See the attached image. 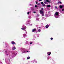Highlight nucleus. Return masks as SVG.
Wrapping results in <instances>:
<instances>
[{"label": "nucleus", "mask_w": 64, "mask_h": 64, "mask_svg": "<svg viewBox=\"0 0 64 64\" xmlns=\"http://www.w3.org/2000/svg\"><path fill=\"white\" fill-rule=\"evenodd\" d=\"M22 53H26V52H28V51H26V50L25 48H22Z\"/></svg>", "instance_id": "obj_1"}, {"label": "nucleus", "mask_w": 64, "mask_h": 64, "mask_svg": "<svg viewBox=\"0 0 64 64\" xmlns=\"http://www.w3.org/2000/svg\"><path fill=\"white\" fill-rule=\"evenodd\" d=\"M59 13L58 12H56L54 14V16L55 18H57L58 17V16H59Z\"/></svg>", "instance_id": "obj_2"}, {"label": "nucleus", "mask_w": 64, "mask_h": 64, "mask_svg": "<svg viewBox=\"0 0 64 64\" xmlns=\"http://www.w3.org/2000/svg\"><path fill=\"white\" fill-rule=\"evenodd\" d=\"M45 0L44 2V3L45 4H47V2H48V3H50V2H51V0Z\"/></svg>", "instance_id": "obj_3"}, {"label": "nucleus", "mask_w": 64, "mask_h": 64, "mask_svg": "<svg viewBox=\"0 0 64 64\" xmlns=\"http://www.w3.org/2000/svg\"><path fill=\"white\" fill-rule=\"evenodd\" d=\"M26 27L25 26H22V30H24V31H26V30H25V29H26Z\"/></svg>", "instance_id": "obj_4"}, {"label": "nucleus", "mask_w": 64, "mask_h": 64, "mask_svg": "<svg viewBox=\"0 0 64 64\" xmlns=\"http://www.w3.org/2000/svg\"><path fill=\"white\" fill-rule=\"evenodd\" d=\"M6 53H7V51H6L5 52V56L6 57V56H8V54H6Z\"/></svg>", "instance_id": "obj_5"}, {"label": "nucleus", "mask_w": 64, "mask_h": 64, "mask_svg": "<svg viewBox=\"0 0 64 64\" xmlns=\"http://www.w3.org/2000/svg\"><path fill=\"white\" fill-rule=\"evenodd\" d=\"M16 56V54H15V53H14L12 54V57H14L15 56Z\"/></svg>", "instance_id": "obj_6"}, {"label": "nucleus", "mask_w": 64, "mask_h": 64, "mask_svg": "<svg viewBox=\"0 0 64 64\" xmlns=\"http://www.w3.org/2000/svg\"><path fill=\"white\" fill-rule=\"evenodd\" d=\"M43 10H40V14H43V13L44 12H43Z\"/></svg>", "instance_id": "obj_7"}, {"label": "nucleus", "mask_w": 64, "mask_h": 64, "mask_svg": "<svg viewBox=\"0 0 64 64\" xmlns=\"http://www.w3.org/2000/svg\"><path fill=\"white\" fill-rule=\"evenodd\" d=\"M15 49H16V48L15 47V46H13L12 50H15Z\"/></svg>", "instance_id": "obj_8"}, {"label": "nucleus", "mask_w": 64, "mask_h": 64, "mask_svg": "<svg viewBox=\"0 0 64 64\" xmlns=\"http://www.w3.org/2000/svg\"><path fill=\"white\" fill-rule=\"evenodd\" d=\"M51 54V52H48L47 53V54H48V55L49 56H50V54Z\"/></svg>", "instance_id": "obj_9"}, {"label": "nucleus", "mask_w": 64, "mask_h": 64, "mask_svg": "<svg viewBox=\"0 0 64 64\" xmlns=\"http://www.w3.org/2000/svg\"><path fill=\"white\" fill-rule=\"evenodd\" d=\"M23 37H26L27 36V35H26V34H23Z\"/></svg>", "instance_id": "obj_10"}, {"label": "nucleus", "mask_w": 64, "mask_h": 64, "mask_svg": "<svg viewBox=\"0 0 64 64\" xmlns=\"http://www.w3.org/2000/svg\"><path fill=\"white\" fill-rule=\"evenodd\" d=\"M12 44H14L15 45H16V44L15 43V42L13 41H12Z\"/></svg>", "instance_id": "obj_11"}, {"label": "nucleus", "mask_w": 64, "mask_h": 64, "mask_svg": "<svg viewBox=\"0 0 64 64\" xmlns=\"http://www.w3.org/2000/svg\"><path fill=\"white\" fill-rule=\"evenodd\" d=\"M63 6H64L63 5L60 6V7L61 9H62V8L63 7Z\"/></svg>", "instance_id": "obj_12"}, {"label": "nucleus", "mask_w": 64, "mask_h": 64, "mask_svg": "<svg viewBox=\"0 0 64 64\" xmlns=\"http://www.w3.org/2000/svg\"><path fill=\"white\" fill-rule=\"evenodd\" d=\"M49 26L48 24H47L46 26V28H48L49 27Z\"/></svg>", "instance_id": "obj_13"}, {"label": "nucleus", "mask_w": 64, "mask_h": 64, "mask_svg": "<svg viewBox=\"0 0 64 64\" xmlns=\"http://www.w3.org/2000/svg\"><path fill=\"white\" fill-rule=\"evenodd\" d=\"M35 31H36V29H34L32 30V32H35Z\"/></svg>", "instance_id": "obj_14"}, {"label": "nucleus", "mask_w": 64, "mask_h": 64, "mask_svg": "<svg viewBox=\"0 0 64 64\" xmlns=\"http://www.w3.org/2000/svg\"><path fill=\"white\" fill-rule=\"evenodd\" d=\"M46 7H51V6L50 5H48L46 6Z\"/></svg>", "instance_id": "obj_15"}, {"label": "nucleus", "mask_w": 64, "mask_h": 64, "mask_svg": "<svg viewBox=\"0 0 64 64\" xmlns=\"http://www.w3.org/2000/svg\"><path fill=\"white\" fill-rule=\"evenodd\" d=\"M30 58L29 57V56H28V57L27 58V59L28 60L29 59H30Z\"/></svg>", "instance_id": "obj_16"}, {"label": "nucleus", "mask_w": 64, "mask_h": 64, "mask_svg": "<svg viewBox=\"0 0 64 64\" xmlns=\"http://www.w3.org/2000/svg\"><path fill=\"white\" fill-rule=\"evenodd\" d=\"M42 6H46V5H45V4H42Z\"/></svg>", "instance_id": "obj_17"}, {"label": "nucleus", "mask_w": 64, "mask_h": 64, "mask_svg": "<svg viewBox=\"0 0 64 64\" xmlns=\"http://www.w3.org/2000/svg\"><path fill=\"white\" fill-rule=\"evenodd\" d=\"M28 18L29 19H31V17L30 16H28Z\"/></svg>", "instance_id": "obj_18"}, {"label": "nucleus", "mask_w": 64, "mask_h": 64, "mask_svg": "<svg viewBox=\"0 0 64 64\" xmlns=\"http://www.w3.org/2000/svg\"><path fill=\"white\" fill-rule=\"evenodd\" d=\"M29 13H31V12H27V14L29 15Z\"/></svg>", "instance_id": "obj_19"}, {"label": "nucleus", "mask_w": 64, "mask_h": 64, "mask_svg": "<svg viewBox=\"0 0 64 64\" xmlns=\"http://www.w3.org/2000/svg\"><path fill=\"white\" fill-rule=\"evenodd\" d=\"M61 2H58V4H61Z\"/></svg>", "instance_id": "obj_20"}, {"label": "nucleus", "mask_w": 64, "mask_h": 64, "mask_svg": "<svg viewBox=\"0 0 64 64\" xmlns=\"http://www.w3.org/2000/svg\"><path fill=\"white\" fill-rule=\"evenodd\" d=\"M38 31L39 32H41V30L39 29L38 30Z\"/></svg>", "instance_id": "obj_21"}, {"label": "nucleus", "mask_w": 64, "mask_h": 64, "mask_svg": "<svg viewBox=\"0 0 64 64\" xmlns=\"http://www.w3.org/2000/svg\"><path fill=\"white\" fill-rule=\"evenodd\" d=\"M41 10H42V11H43L44 10V9H43V8H42Z\"/></svg>", "instance_id": "obj_22"}, {"label": "nucleus", "mask_w": 64, "mask_h": 64, "mask_svg": "<svg viewBox=\"0 0 64 64\" xmlns=\"http://www.w3.org/2000/svg\"><path fill=\"white\" fill-rule=\"evenodd\" d=\"M36 20L38 21H39V18H36Z\"/></svg>", "instance_id": "obj_23"}, {"label": "nucleus", "mask_w": 64, "mask_h": 64, "mask_svg": "<svg viewBox=\"0 0 64 64\" xmlns=\"http://www.w3.org/2000/svg\"><path fill=\"white\" fill-rule=\"evenodd\" d=\"M46 17H48V14H47L46 15Z\"/></svg>", "instance_id": "obj_24"}, {"label": "nucleus", "mask_w": 64, "mask_h": 64, "mask_svg": "<svg viewBox=\"0 0 64 64\" xmlns=\"http://www.w3.org/2000/svg\"><path fill=\"white\" fill-rule=\"evenodd\" d=\"M42 16H44V14H42Z\"/></svg>", "instance_id": "obj_25"}, {"label": "nucleus", "mask_w": 64, "mask_h": 64, "mask_svg": "<svg viewBox=\"0 0 64 64\" xmlns=\"http://www.w3.org/2000/svg\"><path fill=\"white\" fill-rule=\"evenodd\" d=\"M40 5V3H38L37 4V5Z\"/></svg>", "instance_id": "obj_26"}, {"label": "nucleus", "mask_w": 64, "mask_h": 64, "mask_svg": "<svg viewBox=\"0 0 64 64\" xmlns=\"http://www.w3.org/2000/svg\"><path fill=\"white\" fill-rule=\"evenodd\" d=\"M50 39H51V40H53V38H50Z\"/></svg>", "instance_id": "obj_27"}, {"label": "nucleus", "mask_w": 64, "mask_h": 64, "mask_svg": "<svg viewBox=\"0 0 64 64\" xmlns=\"http://www.w3.org/2000/svg\"><path fill=\"white\" fill-rule=\"evenodd\" d=\"M55 8H56V9H57V6H55Z\"/></svg>", "instance_id": "obj_28"}, {"label": "nucleus", "mask_w": 64, "mask_h": 64, "mask_svg": "<svg viewBox=\"0 0 64 64\" xmlns=\"http://www.w3.org/2000/svg\"><path fill=\"white\" fill-rule=\"evenodd\" d=\"M51 58V57H50V58H49V57H48V58H47V59H48V58Z\"/></svg>", "instance_id": "obj_29"}, {"label": "nucleus", "mask_w": 64, "mask_h": 64, "mask_svg": "<svg viewBox=\"0 0 64 64\" xmlns=\"http://www.w3.org/2000/svg\"><path fill=\"white\" fill-rule=\"evenodd\" d=\"M35 7H37V5H35Z\"/></svg>", "instance_id": "obj_30"}, {"label": "nucleus", "mask_w": 64, "mask_h": 64, "mask_svg": "<svg viewBox=\"0 0 64 64\" xmlns=\"http://www.w3.org/2000/svg\"><path fill=\"white\" fill-rule=\"evenodd\" d=\"M32 44V42H30V44Z\"/></svg>", "instance_id": "obj_31"}, {"label": "nucleus", "mask_w": 64, "mask_h": 64, "mask_svg": "<svg viewBox=\"0 0 64 64\" xmlns=\"http://www.w3.org/2000/svg\"><path fill=\"white\" fill-rule=\"evenodd\" d=\"M64 9H62V11H64Z\"/></svg>", "instance_id": "obj_32"}, {"label": "nucleus", "mask_w": 64, "mask_h": 64, "mask_svg": "<svg viewBox=\"0 0 64 64\" xmlns=\"http://www.w3.org/2000/svg\"><path fill=\"white\" fill-rule=\"evenodd\" d=\"M34 13H36V12H34Z\"/></svg>", "instance_id": "obj_33"}, {"label": "nucleus", "mask_w": 64, "mask_h": 64, "mask_svg": "<svg viewBox=\"0 0 64 64\" xmlns=\"http://www.w3.org/2000/svg\"><path fill=\"white\" fill-rule=\"evenodd\" d=\"M41 4H43V2H41Z\"/></svg>", "instance_id": "obj_34"}, {"label": "nucleus", "mask_w": 64, "mask_h": 64, "mask_svg": "<svg viewBox=\"0 0 64 64\" xmlns=\"http://www.w3.org/2000/svg\"><path fill=\"white\" fill-rule=\"evenodd\" d=\"M28 22H30V21H29V20H28Z\"/></svg>", "instance_id": "obj_35"}, {"label": "nucleus", "mask_w": 64, "mask_h": 64, "mask_svg": "<svg viewBox=\"0 0 64 64\" xmlns=\"http://www.w3.org/2000/svg\"><path fill=\"white\" fill-rule=\"evenodd\" d=\"M38 1H42V0H38Z\"/></svg>", "instance_id": "obj_36"}, {"label": "nucleus", "mask_w": 64, "mask_h": 64, "mask_svg": "<svg viewBox=\"0 0 64 64\" xmlns=\"http://www.w3.org/2000/svg\"><path fill=\"white\" fill-rule=\"evenodd\" d=\"M36 4H38L37 2H36Z\"/></svg>", "instance_id": "obj_37"}, {"label": "nucleus", "mask_w": 64, "mask_h": 64, "mask_svg": "<svg viewBox=\"0 0 64 64\" xmlns=\"http://www.w3.org/2000/svg\"><path fill=\"white\" fill-rule=\"evenodd\" d=\"M26 34H27V32H26Z\"/></svg>", "instance_id": "obj_38"}, {"label": "nucleus", "mask_w": 64, "mask_h": 64, "mask_svg": "<svg viewBox=\"0 0 64 64\" xmlns=\"http://www.w3.org/2000/svg\"><path fill=\"white\" fill-rule=\"evenodd\" d=\"M37 16H39V15H38V14L37 15Z\"/></svg>", "instance_id": "obj_39"}, {"label": "nucleus", "mask_w": 64, "mask_h": 64, "mask_svg": "<svg viewBox=\"0 0 64 64\" xmlns=\"http://www.w3.org/2000/svg\"><path fill=\"white\" fill-rule=\"evenodd\" d=\"M36 63H37V62H36Z\"/></svg>", "instance_id": "obj_40"}, {"label": "nucleus", "mask_w": 64, "mask_h": 64, "mask_svg": "<svg viewBox=\"0 0 64 64\" xmlns=\"http://www.w3.org/2000/svg\"><path fill=\"white\" fill-rule=\"evenodd\" d=\"M30 25H32V24H31Z\"/></svg>", "instance_id": "obj_41"}, {"label": "nucleus", "mask_w": 64, "mask_h": 64, "mask_svg": "<svg viewBox=\"0 0 64 64\" xmlns=\"http://www.w3.org/2000/svg\"><path fill=\"white\" fill-rule=\"evenodd\" d=\"M49 12V13H50V12Z\"/></svg>", "instance_id": "obj_42"}, {"label": "nucleus", "mask_w": 64, "mask_h": 64, "mask_svg": "<svg viewBox=\"0 0 64 64\" xmlns=\"http://www.w3.org/2000/svg\"><path fill=\"white\" fill-rule=\"evenodd\" d=\"M43 24V23H42V24Z\"/></svg>", "instance_id": "obj_43"}]
</instances>
